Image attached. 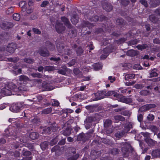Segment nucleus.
<instances>
[{
	"label": "nucleus",
	"mask_w": 160,
	"mask_h": 160,
	"mask_svg": "<svg viewBox=\"0 0 160 160\" xmlns=\"http://www.w3.org/2000/svg\"><path fill=\"white\" fill-rule=\"evenodd\" d=\"M52 104L53 106H58L59 105V102L58 101L52 100L51 101Z\"/></svg>",
	"instance_id": "de8ad7c7"
},
{
	"label": "nucleus",
	"mask_w": 160,
	"mask_h": 160,
	"mask_svg": "<svg viewBox=\"0 0 160 160\" xmlns=\"http://www.w3.org/2000/svg\"><path fill=\"white\" fill-rule=\"evenodd\" d=\"M132 127V125L129 122L122 124L121 138L123 136H125Z\"/></svg>",
	"instance_id": "7ed1b4c3"
},
{
	"label": "nucleus",
	"mask_w": 160,
	"mask_h": 160,
	"mask_svg": "<svg viewBox=\"0 0 160 160\" xmlns=\"http://www.w3.org/2000/svg\"><path fill=\"white\" fill-rule=\"evenodd\" d=\"M132 102V100L130 98H126L123 102L126 103H130Z\"/></svg>",
	"instance_id": "3c124183"
},
{
	"label": "nucleus",
	"mask_w": 160,
	"mask_h": 160,
	"mask_svg": "<svg viewBox=\"0 0 160 160\" xmlns=\"http://www.w3.org/2000/svg\"><path fill=\"white\" fill-rule=\"evenodd\" d=\"M140 2L142 5L145 6V7L147 8L148 7V4L147 1L145 0H141Z\"/></svg>",
	"instance_id": "8fccbe9b"
},
{
	"label": "nucleus",
	"mask_w": 160,
	"mask_h": 160,
	"mask_svg": "<svg viewBox=\"0 0 160 160\" xmlns=\"http://www.w3.org/2000/svg\"><path fill=\"white\" fill-rule=\"evenodd\" d=\"M108 79L111 83H113L115 80L116 78L114 76H109L108 77Z\"/></svg>",
	"instance_id": "49530a36"
},
{
	"label": "nucleus",
	"mask_w": 160,
	"mask_h": 160,
	"mask_svg": "<svg viewBox=\"0 0 160 160\" xmlns=\"http://www.w3.org/2000/svg\"><path fill=\"white\" fill-rule=\"evenodd\" d=\"M24 61L25 62L28 63H32L33 62V60L31 58H26Z\"/></svg>",
	"instance_id": "864d4df0"
},
{
	"label": "nucleus",
	"mask_w": 160,
	"mask_h": 160,
	"mask_svg": "<svg viewBox=\"0 0 160 160\" xmlns=\"http://www.w3.org/2000/svg\"><path fill=\"white\" fill-rule=\"evenodd\" d=\"M23 154L24 156H29L31 154V152L29 151H23Z\"/></svg>",
	"instance_id": "6e6d98bb"
},
{
	"label": "nucleus",
	"mask_w": 160,
	"mask_h": 160,
	"mask_svg": "<svg viewBox=\"0 0 160 160\" xmlns=\"http://www.w3.org/2000/svg\"><path fill=\"white\" fill-rule=\"evenodd\" d=\"M149 19L153 23H157L158 20V18L154 15H151L149 16Z\"/></svg>",
	"instance_id": "aec40b11"
},
{
	"label": "nucleus",
	"mask_w": 160,
	"mask_h": 160,
	"mask_svg": "<svg viewBox=\"0 0 160 160\" xmlns=\"http://www.w3.org/2000/svg\"><path fill=\"white\" fill-rule=\"evenodd\" d=\"M145 85V82H143L142 83L136 84L134 86V87L136 89H142L144 87Z\"/></svg>",
	"instance_id": "393cba45"
},
{
	"label": "nucleus",
	"mask_w": 160,
	"mask_h": 160,
	"mask_svg": "<svg viewBox=\"0 0 160 160\" xmlns=\"http://www.w3.org/2000/svg\"><path fill=\"white\" fill-rule=\"evenodd\" d=\"M115 139L117 140H119L120 138V132H118L115 134Z\"/></svg>",
	"instance_id": "bf43d9fd"
},
{
	"label": "nucleus",
	"mask_w": 160,
	"mask_h": 160,
	"mask_svg": "<svg viewBox=\"0 0 160 160\" xmlns=\"http://www.w3.org/2000/svg\"><path fill=\"white\" fill-rule=\"evenodd\" d=\"M19 81H18V83H22L23 82V83H26L29 80V78L26 76L25 75H21L19 77Z\"/></svg>",
	"instance_id": "f8f14e48"
},
{
	"label": "nucleus",
	"mask_w": 160,
	"mask_h": 160,
	"mask_svg": "<svg viewBox=\"0 0 160 160\" xmlns=\"http://www.w3.org/2000/svg\"><path fill=\"white\" fill-rule=\"evenodd\" d=\"M143 118V115L142 114H139L138 115V121L140 122L142 121Z\"/></svg>",
	"instance_id": "c03bdc74"
},
{
	"label": "nucleus",
	"mask_w": 160,
	"mask_h": 160,
	"mask_svg": "<svg viewBox=\"0 0 160 160\" xmlns=\"http://www.w3.org/2000/svg\"><path fill=\"white\" fill-rule=\"evenodd\" d=\"M79 156V155L78 154H76L74 156L69 157L67 160H76Z\"/></svg>",
	"instance_id": "58836bf2"
},
{
	"label": "nucleus",
	"mask_w": 160,
	"mask_h": 160,
	"mask_svg": "<svg viewBox=\"0 0 160 160\" xmlns=\"http://www.w3.org/2000/svg\"><path fill=\"white\" fill-rule=\"evenodd\" d=\"M48 142H42L40 145L41 148L43 150H44L48 147Z\"/></svg>",
	"instance_id": "c85d7f7f"
},
{
	"label": "nucleus",
	"mask_w": 160,
	"mask_h": 160,
	"mask_svg": "<svg viewBox=\"0 0 160 160\" xmlns=\"http://www.w3.org/2000/svg\"><path fill=\"white\" fill-rule=\"evenodd\" d=\"M121 2L122 4L124 6H126L128 5L129 3L130 2L128 0H122Z\"/></svg>",
	"instance_id": "37998d69"
},
{
	"label": "nucleus",
	"mask_w": 160,
	"mask_h": 160,
	"mask_svg": "<svg viewBox=\"0 0 160 160\" xmlns=\"http://www.w3.org/2000/svg\"><path fill=\"white\" fill-rule=\"evenodd\" d=\"M107 95L110 97L114 100H118V101H120V96L119 91H109L106 93Z\"/></svg>",
	"instance_id": "423d86ee"
},
{
	"label": "nucleus",
	"mask_w": 160,
	"mask_h": 160,
	"mask_svg": "<svg viewBox=\"0 0 160 160\" xmlns=\"http://www.w3.org/2000/svg\"><path fill=\"white\" fill-rule=\"evenodd\" d=\"M13 9L12 8L10 7L9 8L7 11L6 13L8 14H10L13 13Z\"/></svg>",
	"instance_id": "5fc2aeb1"
},
{
	"label": "nucleus",
	"mask_w": 160,
	"mask_h": 160,
	"mask_svg": "<svg viewBox=\"0 0 160 160\" xmlns=\"http://www.w3.org/2000/svg\"><path fill=\"white\" fill-rule=\"evenodd\" d=\"M160 2L159 0H150L149 4L151 7L155 8L158 6Z\"/></svg>",
	"instance_id": "dca6fc26"
},
{
	"label": "nucleus",
	"mask_w": 160,
	"mask_h": 160,
	"mask_svg": "<svg viewBox=\"0 0 160 160\" xmlns=\"http://www.w3.org/2000/svg\"><path fill=\"white\" fill-rule=\"evenodd\" d=\"M75 63V60H72L70 62H69L68 64L69 66H71L73 65Z\"/></svg>",
	"instance_id": "052dcab7"
},
{
	"label": "nucleus",
	"mask_w": 160,
	"mask_h": 160,
	"mask_svg": "<svg viewBox=\"0 0 160 160\" xmlns=\"http://www.w3.org/2000/svg\"><path fill=\"white\" fill-rule=\"evenodd\" d=\"M20 103H17L13 104L10 108V110L14 112H19L20 108Z\"/></svg>",
	"instance_id": "1a4fd4ad"
},
{
	"label": "nucleus",
	"mask_w": 160,
	"mask_h": 160,
	"mask_svg": "<svg viewBox=\"0 0 160 160\" xmlns=\"http://www.w3.org/2000/svg\"><path fill=\"white\" fill-rule=\"evenodd\" d=\"M33 8L32 7L29 8L27 10V12L28 14H30L33 12Z\"/></svg>",
	"instance_id": "69168bd1"
},
{
	"label": "nucleus",
	"mask_w": 160,
	"mask_h": 160,
	"mask_svg": "<svg viewBox=\"0 0 160 160\" xmlns=\"http://www.w3.org/2000/svg\"><path fill=\"white\" fill-rule=\"evenodd\" d=\"M39 54L42 56L46 57L48 56L49 53L48 51L46 49H40L39 51Z\"/></svg>",
	"instance_id": "a211bd4d"
},
{
	"label": "nucleus",
	"mask_w": 160,
	"mask_h": 160,
	"mask_svg": "<svg viewBox=\"0 0 160 160\" xmlns=\"http://www.w3.org/2000/svg\"><path fill=\"white\" fill-rule=\"evenodd\" d=\"M31 75L33 77H37L38 78L41 77V74L39 73H32L31 74Z\"/></svg>",
	"instance_id": "603ef678"
},
{
	"label": "nucleus",
	"mask_w": 160,
	"mask_h": 160,
	"mask_svg": "<svg viewBox=\"0 0 160 160\" xmlns=\"http://www.w3.org/2000/svg\"><path fill=\"white\" fill-rule=\"evenodd\" d=\"M121 148H122V155L124 157H127L129 153L128 149L131 148V150L133 151V148L131 147L130 144L128 143L125 142L121 143Z\"/></svg>",
	"instance_id": "f03ea898"
},
{
	"label": "nucleus",
	"mask_w": 160,
	"mask_h": 160,
	"mask_svg": "<svg viewBox=\"0 0 160 160\" xmlns=\"http://www.w3.org/2000/svg\"><path fill=\"white\" fill-rule=\"evenodd\" d=\"M46 129V130L47 131V133H49L51 131V130H52V131H53V132L55 131V130H56V129L54 130V127H53V128L48 127Z\"/></svg>",
	"instance_id": "680f3d73"
},
{
	"label": "nucleus",
	"mask_w": 160,
	"mask_h": 160,
	"mask_svg": "<svg viewBox=\"0 0 160 160\" xmlns=\"http://www.w3.org/2000/svg\"><path fill=\"white\" fill-rule=\"evenodd\" d=\"M133 68L134 69H138V70H141L143 68L140 64H136L133 66Z\"/></svg>",
	"instance_id": "a18cd8bd"
},
{
	"label": "nucleus",
	"mask_w": 160,
	"mask_h": 160,
	"mask_svg": "<svg viewBox=\"0 0 160 160\" xmlns=\"http://www.w3.org/2000/svg\"><path fill=\"white\" fill-rule=\"evenodd\" d=\"M145 141L149 145L154 146L156 143V141L153 140L150 138H145L144 139Z\"/></svg>",
	"instance_id": "f3484780"
},
{
	"label": "nucleus",
	"mask_w": 160,
	"mask_h": 160,
	"mask_svg": "<svg viewBox=\"0 0 160 160\" xmlns=\"http://www.w3.org/2000/svg\"><path fill=\"white\" fill-rule=\"evenodd\" d=\"M148 47V46L146 44H142V45H138L136 47L139 50H142L143 49L146 48Z\"/></svg>",
	"instance_id": "473e14b6"
},
{
	"label": "nucleus",
	"mask_w": 160,
	"mask_h": 160,
	"mask_svg": "<svg viewBox=\"0 0 160 160\" xmlns=\"http://www.w3.org/2000/svg\"><path fill=\"white\" fill-rule=\"evenodd\" d=\"M13 17L14 20L17 21H19L20 19V15L17 13L14 14L13 15Z\"/></svg>",
	"instance_id": "c9c22d12"
},
{
	"label": "nucleus",
	"mask_w": 160,
	"mask_h": 160,
	"mask_svg": "<svg viewBox=\"0 0 160 160\" xmlns=\"http://www.w3.org/2000/svg\"><path fill=\"white\" fill-rule=\"evenodd\" d=\"M78 18L76 15H74L72 16L71 21L72 23L74 24L77 23L78 22Z\"/></svg>",
	"instance_id": "5701e85b"
},
{
	"label": "nucleus",
	"mask_w": 160,
	"mask_h": 160,
	"mask_svg": "<svg viewBox=\"0 0 160 160\" xmlns=\"http://www.w3.org/2000/svg\"><path fill=\"white\" fill-rule=\"evenodd\" d=\"M12 26V24L11 22H4L1 25V28L4 29H6L9 28H11Z\"/></svg>",
	"instance_id": "2eb2a0df"
},
{
	"label": "nucleus",
	"mask_w": 160,
	"mask_h": 160,
	"mask_svg": "<svg viewBox=\"0 0 160 160\" xmlns=\"http://www.w3.org/2000/svg\"><path fill=\"white\" fill-rule=\"evenodd\" d=\"M61 20L65 25L68 26V28L70 27V23L66 18L65 17H62L61 18Z\"/></svg>",
	"instance_id": "4be33fe9"
},
{
	"label": "nucleus",
	"mask_w": 160,
	"mask_h": 160,
	"mask_svg": "<svg viewBox=\"0 0 160 160\" xmlns=\"http://www.w3.org/2000/svg\"><path fill=\"white\" fill-rule=\"evenodd\" d=\"M150 93V91L147 90H142L140 92V95L144 96H147Z\"/></svg>",
	"instance_id": "e433bc0d"
},
{
	"label": "nucleus",
	"mask_w": 160,
	"mask_h": 160,
	"mask_svg": "<svg viewBox=\"0 0 160 160\" xmlns=\"http://www.w3.org/2000/svg\"><path fill=\"white\" fill-rule=\"evenodd\" d=\"M52 110V108H48L43 110L42 111V112L44 114H48L51 112Z\"/></svg>",
	"instance_id": "4c0bfd02"
},
{
	"label": "nucleus",
	"mask_w": 160,
	"mask_h": 160,
	"mask_svg": "<svg viewBox=\"0 0 160 160\" xmlns=\"http://www.w3.org/2000/svg\"><path fill=\"white\" fill-rule=\"evenodd\" d=\"M63 69H60L58 71V73L64 75L66 74V72L68 70V69L67 68L66 66H63Z\"/></svg>",
	"instance_id": "2f4dec72"
},
{
	"label": "nucleus",
	"mask_w": 160,
	"mask_h": 160,
	"mask_svg": "<svg viewBox=\"0 0 160 160\" xmlns=\"http://www.w3.org/2000/svg\"><path fill=\"white\" fill-rule=\"evenodd\" d=\"M48 4V2L47 1H43L41 5V6L42 7H45Z\"/></svg>",
	"instance_id": "e2e57ef3"
},
{
	"label": "nucleus",
	"mask_w": 160,
	"mask_h": 160,
	"mask_svg": "<svg viewBox=\"0 0 160 160\" xmlns=\"http://www.w3.org/2000/svg\"><path fill=\"white\" fill-rule=\"evenodd\" d=\"M71 130L69 128H67L65 131L62 132V134L65 136H69L71 133Z\"/></svg>",
	"instance_id": "cd10ccee"
},
{
	"label": "nucleus",
	"mask_w": 160,
	"mask_h": 160,
	"mask_svg": "<svg viewBox=\"0 0 160 160\" xmlns=\"http://www.w3.org/2000/svg\"><path fill=\"white\" fill-rule=\"evenodd\" d=\"M102 7L103 9L108 12H110L112 9V6L110 4L105 3Z\"/></svg>",
	"instance_id": "6ab92c4d"
},
{
	"label": "nucleus",
	"mask_w": 160,
	"mask_h": 160,
	"mask_svg": "<svg viewBox=\"0 0 160 160\" xmlns=\"http://www.w3.org/2000/svg\"><path fill=\"white\" fill-rule=\"evenodd\" d=\"M150 129L153 132H156L158 130V128L156 126L153 125L151 126Z\"/></svg>",
	"instance_id": "09e8293b"
},
{
	"label": "nucleus",
	"mask_w": 160,
	"mask_h": 160,
	"mask_svg": "<svg viewBox=\"0 0 160 160\" xmlns=\"http://www.w3.org/2000/svg\"><path fill=\"white\" fill-rule=\"evenodd\" d=\"M94 118L93 117H88L86 119V121L85 122V124L88 125L89 123H90L93 121Z\"/></svg>",
	"instance_id": "c756f323"
},
{
	"label": "nucleus",
	"mask_w": 160,
	"mask_h": 160,
	"mask_svg": "<svg viewBox=\"0 0 160 160\" xmlns=\"http://www.w3.org/2000/svg\"><path fill=\"white\" fill-rule=\"evenodd\" d=\"M38 137V133L36 132L32 133L29 135L30 138L32 139H35L37 138Z\"/></svg>",
	"instance_id": "7c9ffc66"
},
{
	"label": "nucleus",
	"mask_w": 160,
	"mask_h": 160,
	"mask_svg": "<svg viewBox=\"0 0 160 160\" xmlns=\"http://www.w3.org/2000/svg\"><path fill=\"white\" fill-rule=\"evenodd\" d=\"M0 81H1L0 80ZM0 88L2 92H4L5 94L6 95H9L11 94V92H8V91H9L8 89H6V85L5 84V83L0 82Z\"/></svg>",
	"instance_id": "0eeeda50"
},
{
	"label": "nucleus",
	"mask_w": 160,
	"mask_h": 160,
	"mask_svg": "<svg viewBox=\"0 0 160 160\" xmlns=\"http://www.w3.org/2000/svg\"><path fill=\"white\" fill-rule=\"evenodd\" d=\"M139 54V52L137 50L133 49L129 50L126 52L127 56L130 57H134Z\"/></svg>",
	"instance_id": "ddd939ff"
},
{
	"label": "nucleus",
	"mask_w": 160,
	"mask_h": 160,
	"mask_svg": "<svg viewBox=\"0 0 160 160\" xmlns=\"http://www.w3.org/2000/svg\"><path fill=\"white\" fill-rule=\"evenodd\" d=\"M151 155L152 159L159 157H160V149L158 148L153 150L151 153Z\"/></svg>",
	"instance_id": "9b49d317"
},
{
	"label": "nucleus",
	"mask_w": 160,
	"mask_h": 160,
	"mask_svg": "<svg viewBox=\"0 0 160 160\" xmlns=\"http://www.w3.org/2000/svg\"><path fill=\"white\" fill-rule=\"evenodd\" d=\"M139 42V40L136 39L129 41L128 43L129 46H132L137 44Z\"/></svg>",
	"instance_id": "bb28decb"
},
{
	"label": "nucleus",
	"mask_w": 160,
	"mask_h": 160,
	"mask_svg": "<svg viewBox=\"0 0 160 160\" xmlns=\"http://www.w3.org/2000/svg\"><path fill=\"white\" fill-rule=\"evenodd\" d=\"M121 28L123 27L126 25V21H124L123 19L121 18Z\"/></svg>",
	"instance_id": "13d9d810"
},
{
	"label": "nucleus",
	"mask_w": 160,
	"mask_h": 160,
	"mask_svg": "<svg viewBox=\"0 0 160 160\" xmlns=\"http://www.w3.org/2000/svg\"><path fill=\"white\" fill-rule=\"evenodd\" d=\"M135 76V74L133 73H129L126 74L125 76V79L126 80H128L129 79H132L134 78Z\"/></svg>",
	"instance_id": "b1692460"
},
{
	"label": "nucleus",
	"mask_w": 160,
	"mask_h": 160,
	"mask_svg": "<svg viewBox=\"0 0 160 160\" xmlns=\"http://www.w3.org/2000/svg\"><path fill=\"white\" fill-rule=\"evenodd\" d=\"M141 133L146 138H150V133L148 132H142Z\"/></svg>",
	"instance_id": "a19ab883"
},
{
	"label": "nucleus",
	"mask_w": 160,
	"mask_h": 160,
	"mask_svg": "<svg viewBox=\"0 0 160 160\" xmlns=\"http://www.w3.org/2000/svg\"><path fill=\"white\" fill-rule=\"evenodd\" d=\"M32 30L33 32L36 34H39L41 33L40 31L38 29L36 28H32Z\"/></svg>",
	"instance_id": "4d7b16f0"
},
{
	"label": "nucleus",
	"mask_w": 160,
	"mask_h": 160,
	"mask_svg": "<svg viewBox=\"0 0 160 160\" xmlns=\"http://www.w3.org/2000/svg\"><path fill=\"white\" fill-rule=\"evenodd\" d=\"M157 70V69L156 68L152 69L151 72L149 77L152 78L157 76L158 75V74L156 72Z\"/></svg>",
	"instance_id": "412c9836"
},
{
	"label": "nucleus",
	"mask_w": 160,
	"mask_h": 160,
	"mask_svg": "<svg viewBox=\"0 0 160 160\" xmlns=\"http://www.w3.org/2000/svg\"><path fill=\"white\" fill-rule=\"evenodd\" d=\"M153 42L154 43L160 44V40L158 38H156L153 39Z\"/></svg>",
	"instance_id": "0e129e2a"
},
{
	"label": "nucleus",
	"mask_w": 160,
	"mask_h": 160,
	"mask_svg": "<svg viewBox=\"0 0 160 160\" xmlns=\"http://www.w3.org/2000/svg\"><path fill=\"white\" fill-rule=\"evenodd\" d=\"M16 45L14 43H12L8 44L6 48L7 51L10 53H13L16 48Z\"/></svg>",
	"instance_id": "6e6552de"
},
{
	"label": "nucleus",
	"mask_w": 160,
	"mask_h": 160,
	"mask_svg": "<svg viewBox=\"0 0 160 160\" xmlns=\"http://www.w3.org/2000/svg\"><path fill=\"white\" fill-rule=\"evenodd\" d=\"M131 67V65L130 64L125 63L122 66V69L124 70H127L130 68Z\"/></svg>",
	"instance_id": "72a5a7b5"
},
{
	"label": "nucleus",
	"mask_w": 160,
	"mask_h": 160,
	"mask_svg": "<svg viewBox=\"0 0 160 160\" xmlns=\"http://www.w3.org/2000/svg\"><path fill=\"white\" fill-rule=\"evenodd\" d=\"M104 91H98L94 94L96 98L94 100H98L104 98L105 94Z\"/></svg>",
	"instance_id": "9d476101"
},
{
	"label": "nucleus",
	"mask_w": 160,
	"mask_h": 160,
	"mask_svg": "<svg viewBox=\"0 0 160 160\" xmlns=\"http://www.w3.org/2000/svg\"><path fill=\"white\" fill-rule=\"evenodd\" d=\"M6 89H8L9 91H8V92L11 93V94L10 95L12 94V93L11 92V90H12L14 92H22L26 91L28 89L27 87L25 85H22L20 86H19L18 88H17L16 85L13 84V82L9 83L8 86H6Z\"/></svg>",
	"instance_id": "f257e3e1"
},
{
	"label": "nucleus",
	"mask_w": 160,
	"mask_h": 160,
	"mask_svg": "<svg viewBox=\"0 0 160 160\" xmlns=\"http://www.w3.org/2000/svg\"><path fill=\"white\" fill-rule=\"evenodd\" d=\"M121 114L122 115L130 117L131 113L128 111H123L121 112Z\"/></svg>",
	"instance_id": "f704fd0d"
},
{
	"label": "nucleus",
	"mask_w": 160,
	"mask_h": 160,
	"mask_svg": "<svg viewBox=\"0 0 160 160\" xmlns=\"http://www.w3.org/2000/svg\"><path fill=\"white\" fill-rule=\"evenodd\" d=\"M58 139L57 137L52 139L50 145L52 146L56 144L58 142Z\"/></svg>",
	"instance_id": "79ce46f5"
},
{
	"label": "nucleus",
	"mask_w": 160,
	"mask_h": 160,
	"mask_svg": "<svg viewBox=\"0 0 160 160\" xmlns=\"http://www.w3.org/2000/svg\"><path fill=\"white\" fill-rule=\"evenodd\" d=\"M154 119V116L152 114H149L147 117V119L149 121H152Z\"/></svg>",
	"instance_id": "ea45409f"
},
{
	"label": "nucleus",
	"mask_w": 160,
	"mask_h": 160,
	"mask_svg": "<svg viewBox=\"0 0 160 160\" xmlns=\"http://www.w3.org/2000/svg\"><path fill=\"white\" fill-rule=\"evenodd\" d=\"M156 107L157 105L154 104H147L140 107L138 110V112H145L146 111L149 110L151 109L154 108Z\"/></svg>",
	"instance_id": "39448f33"
},
{
	"label": "nucleus",
	"mask_w": 160,
	"mask_h": 160,
	"mask_svg": "<svg viewBox=\"0 0 160 160\" xmlns=\"http://www.w3.org/2000/svg\"><path fill=\"white\" fill-rule=\"evenodd\" d=\"M92 67L95 70H98L102 68V65L100 63H96L93 64Z\"/></svg>",
	"instance_id": "a878e982"
},
{
	"label": "nucleus",
	"mask_w": 160,
	"mask_h": 160,
	"mask_svg": "<svg viewBox=\"0 0 160 160\" xmlns=\"http://www.w3.org/2000/svg\"><path fill=\"white\" fill-rule=\"evenodd\" d=\"M56 30L58 33H61L65 30V27H63L62 24H60L59 22H57L55 25Z\"/></svg>",
	"instance_id": "4468645a"
},
{
	"label": "nucleus",
	"mask_w": 160,
	"mask_h": 160,
	"mask_svg": "<svg viewBox=\"0 0 160 160\" xmlns=\"http://www.w3.org/2000/svg\"><path fill=\"white\" fill-rule=\"evenodd\" d=\"M54 88L53 87L47 85L46 88V90L47 91H50L53 90Z\"/></svg>",
	"instance_id": "338daca9"
},
{
	"label": "nucleus",
	"mask_w": 160,
	"mask_h": 160,
	"mask_svg": "<svg viewBox=\"0 0 160 160\" xmlns=\"http://www.w3.org/2000/svg\"><path fill=\"white\" fill-rule=\"evenodd\" d=\"M154 12L157 15L160 16V8H158Z\"/></svg>",
	"instance_id": "774afa93"
},
{
	"label": "nucleus",
	"mask_w": 160,
	"mask_h": 160,
	"mask_svg": "<svg viewBox=\"0 0 160 160\" xmlns=\"http://www.w3.org/2000/svg\"><path fill=\"white\" fill-rule=\"evenodd\" d=\"M112 121L110 120H106L104 123V130L108 134L111 133L112 131L111 125Z\"/></svg>",
	"instance_id": "20e7f679"
}]
</instances>
